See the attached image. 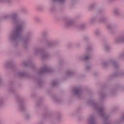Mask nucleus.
<instances>
[{
	"mask_svg": "<svg viewBox=\"0 0 124 124\" xmlns=\"http://www.w3.org/2000/svg\"><path fill=\"white\" fill-rule=\"evenodd\" d=\"M21 30H22V26H18L16 29L17 31H20Z\"/></svg>",
	"mask_w": 124,
	"mask_h": 124,
	"instance_id": "f257e3e1",
	"label": "nucleus"
},
{
	"mask_svg": "<svg viewBox=\"0 0 124 124\" xmlns=\"http://www.w3.org/2000/svg\"><path fill=\"white\" fill-rule=\"evenodd\" d=\"M88 59H89V58L88 57L85 58V60H88Z\"/></svg>",
	"mask_w": 124,
	"mask_h": 124,
	"instance_id": "f03ea898",
	"label": "nucleus"
}]
</instances>
